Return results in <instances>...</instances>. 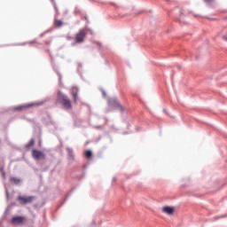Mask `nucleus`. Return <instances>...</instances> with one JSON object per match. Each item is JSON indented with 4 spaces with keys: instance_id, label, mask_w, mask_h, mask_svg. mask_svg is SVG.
<instances>
[{
    "instance_id": "nucleus-12",
    "label": "nucleus",
    "mask_w": 227,
    "mask_h": 227,
    "mask_svg": "<svg viewBox=\"0 0 227 227\" xmlns=\"http://www.w3.org/2000/svg\"><path fill=\"white\" fill-rule=\"evenodd\" d=\"M54 24L56 27H61L63 26V21L61 20H55Z\"/></svg>"
},
{
    "instance_id": "nucleus-5",
    "label": "nucleus",
    "mask_w": 227,
    "mask_h": 227,
    "mask_svg": "<svg viewBox=\"0 0 227 227\" xmlns=\"http://www.w3.org/2000/svg\"><path fill=\"white\" fill-rule=\"evenodd\" d=\"M24 221H26V217L24 216H13L11 220V223L14 226H19V224H23Z\"/></svg>"
},
{
    "instance_id": "nucleus-23",
    "label": "nucleus",
    "mask_w": 227,
    "mask_h": 227,
    "mask_svg": "<svg viewBox=\"0 0 227 227\" xmlns=\"http://www.w3.org/2000/svg\"><path fill=\"white\" fill-rule=\"evenodd\" d=\"M113 180H114V181L116 180V178H114Z\"/></svg>"
},
{
    "instance_id": "nucleus-20",
    "label": "nucleus",
    "mask_w": 227,
    "mask_h": 227,
    "mask_svg": "<svg viewBox=\"0 0 227 227\" xmlns=\"http://www.w3.org/2000/svg\"><path fill=\"white\" fill-rule=\"evenodd\" d=\"M205 3H214V0H204Z\"/></svg>"
},
{
    "instance_id": "nucleus-15",
    "label": "nucleus",
    "mask_w": 227,
    "mask_h": 227,
    "mask_svg": "<svg viewBox=\"0 0 227 227\" xmlns=\"http://www.w3.org/2000/svg\"><path fill=\"white\" fill-rule=\"evenodd\" d=\"M0 173L3 176V178H6V172H4V168L0 167Z\"/></svg>"
},
{
    "instance_id": "nucleus-11",
    "label": "nucleus",
    "mask_w": 227,
    "mask_h": 227,
    "mask_svg": "<svg viewBox=\"0 0 227 227\" xmlns=\"http://www.w3.org/2000/svg\"><path fill=\"white\" fill-rule=\"evenodd\" d=\"M10 182H11V184H14V185H19V184H20V182H22V180H20V178H17V177H11Z\"/></svg>"
},
{
    "instance_id": "nucleus-19",
    "label": "nucleus",
    "mask_w": 227,
    "mask_h": 227,
    "mask_svg": "<svg viewBox=\"0 0 227 227\" xmlns=\"http://www.w3.org/2000/svg\"><path fill=\"white\" fill-rule=\"evenodd\" d=\"M222 40H224V42H227V35H223Z\"/></svg>"
},
{
    "instance_id": "nucleus-10",
    "label": "nucleus",
    "mask_w": 227,
    "mask_h": 227,
    "mask_svg": "<svg viewBox=\"0 0 227 227\" xmlns=\"http://www.w3.org/2000/svg\"><path fill=\"white\" fill-rule=\"evenodd\" d=\"M67 157L69 160H74V149L72 147H67Z\"/></svg>"
},
{
    "instance_id": "nucleus-9",
    "label": "nucleus",
    "mask_w": 227,
    "mask_h": 227,
    "mask_svg": "<svg viewBox=\"0 0 227 227\" xmlns=\"http://www.w3.org/2000/svg\"><path fill=\"white\" fill-rule=\"evenodd\" d=\"M162 212H164V214H168V215H172L173 212H175V208L169 206H165L162 208Z\"/></svg>"
},
{
    "instance_id": "nucleus-7",
    "label": "nucleus",
    "mask_w": 227,
    "mask_h": 227,
    "mask_svg": "<svg viewBox=\"0 0 227 227\" xmlns=\"http://www.w3.org/2000/svg\"><path fill=\"white\" fill-rule=\"evenodd\" d=\"M42 104H43V102H37V103H31L27 105L19 106L14 108V111H22V109H27L28 107H33V106H42Z\"/></svg>"
},
{
    "instance_id": "nucleus-14",
    "label": "nucleus",
    "mask_w": 227,
    "mask_h": 227,
    "mask_svg": "<svg viewBox=\"0 0 227 227\" xmlns=\"http://www.w3.org/2000/svg\"><path fill=\"white\" fill-rule=\"evenodd\" d=\"M92 156H93V153L91 152V150H87L85 152V157H87V159H91Z\"/></svg>"
},
{
    "instance_id": "nucleus-2",
    "label": "nucleus",
    "mask_w": 227,
    "mask_h": 227,
    "mask_svg": "<svg viewBox=\"0 0 227 227\" xmlns=\"http://www.w3.org/2000/svg\"><path fill=\"white\" fill-rule=\"evenodd\" d=\"M108 106L109 107H112V109H117V111H121V113H123L125 111V108H123V106L116 98H109Z\"/></svg>"
},
{
    "instance_id": "nucleus-16",
    "label": "nucleus",
    "mask_w": 227,
    "mask_h": 227,
    "mask_svg": "<svg viewBox=\"0 0 227 227\" xmlns=\"http://www.w3.org/2000/svg\"><path fill=\"white\" fill-rule=\"evenodd\" d=\"M183 17H184V12L181 10L180 11V18H179V22H184V20H182L183 19Z\"/></svg>"
},
{
    "instance_id": "nucleus-22",
    "label": "nucleus",
    "mask_w": 227,
    "mask_h": 227,
    "mask_svg": "<svg viewBox=\"0 0 227 227\" xmlns=\"http://www.w3.org/2000/svg\"><path fill=\"white\" fill-rule=\"evenodd\" d=\"M84 19H85V20H87V24H88V22H90V21H88V17L84 16Z\"/></svg>"
},
{
    "instance_id": "nucleus-3",
    "label": "nucleus",
    "mask_w": 227,
    "mask_h": 227,
    "mask_svg": "<svg viewBox=\"0 0 227 227\" xmlns=\"http://www.w3.org/2000/svg\"><path fill=\"white\" fill-rule=\"evenodd\" d=\"M32 157H33V159H35V160H45V159H46L45 153H43V152H42L40 150H36V149H34L32 151Z\"/></svg>"
},
{
    "instance_id": "nucleus-18",
    "label": "nucleus",
    "mask_w": 227,
    "mask_h": 227,
    "mask_svg": "<svg viewBox=\"0 0 227 227\" xmlns=\"http://www.w3.org/2000/svg\"><path fill=\"white\" fill-rule=\"evenodd\" d=\"M103 97H107V94L106 93V90H101Z\"/></svg>"
},
{
    "instance_id": "nucleus-13",
    "label": "nucleus",
    "mask_w": 227,
    "mask_h": 227,
    "mask_svg": "<svg viewBox=\"0 0 227 227\" xmlns=\"http://www.w3.org/2000/svg\"><path fill=\"white\" fill-rule=\"evenodd\" d=\"M31 146H35V138H32V139L26 145V148H31Z\"/></svg>"
},
{
    "instance_id": "nucleus-6",
    "label": "nucleus",
    "mask_w": 227,
    "mask_h": 227,
    "mask_svg": "<svg viewBox=\"0 0 227 227\" xmlns=\"http://www.w3.org/2000/svg\"><path fill=\"white\" fill-rule=\"evenodd\" d=\"M34 198L35 197H33V196H29V197L26 198L24 196L20 195L18 197V200H19L20 205H27V203H33Z\"/></svg>"
},
{
    "instance_id": "nucleus-4",
    "label": "nucleus",
    "mask_w": 227,
    "mask_h": 227,
    "mask_svg": "<svg viewBox=\"0 0 227 227\" xmlns=\"http://www.w3.org/2000/svg\"><path fill=\"white\" fill-rule=\"evenodd\" d=\"M86 29L82 28L75 35V43H82L84 42V38H86Z\"/></svg>"
},
{
    "instance_id": "nucleus-8",
    "label": "nucleus",
    "mask_w": 227,
    "mask_h": 227,
    "mask_svg": "<svg viewBox=\"0 0 227 227\" xmlns=\"http://www.w3.org/2000/svg\"><path fill=\"white\" fill-rule=\"evenodd\" d=\"M71 95H73L74 102L76 104L77 100H79V87H73L71 89Z\"/></svg>"
},
{
    "instance_id": "nucleus-17",
    "label": "nucleus",
    "mask_w": 227,
    "mask_h": 227,
    "mask_svg": "<svg viewBox=\"0 0 227 227\" xmlns=\"http://www.w3.org/2000/svg\"><path fill=\"white\" fill-rule=\"evenodd\" d=\"M5 192H6V198L8 200L10 198V192H8V188H5Z\"/></svg>"
},
{
    "instance_id": "nucleus-1",
    "label": "nucleus",
    "mask_w": 227,
    "mask_h": 227,
    "mask_svg": "<svg viewBox=\"0 0 227 227\" xmlns=\"http://www.w3.org/2000/svg\"><path fill=\"white\" fill-rule=\"evenodd\" d=\"M57 102H59V104H61L66 111L72 110V101L70 100V98L61 92V90H59L58 92Z\"/></svg>"
},
{
    "instance_id": "nucleus-21",
    "label": "nucleus",
    "mask_w": 227,
    "mask_h": 227,
    "mask_svg": "<svg viewBox=\"0 0 227 227\" xmlns=\"http://www.w3.org/2000/svg\"><path fill=\"white\" fill-rule=\"evenodd\" d=\"M59 74V81H61V74Z\"/></svg>"
}]
</instances>
